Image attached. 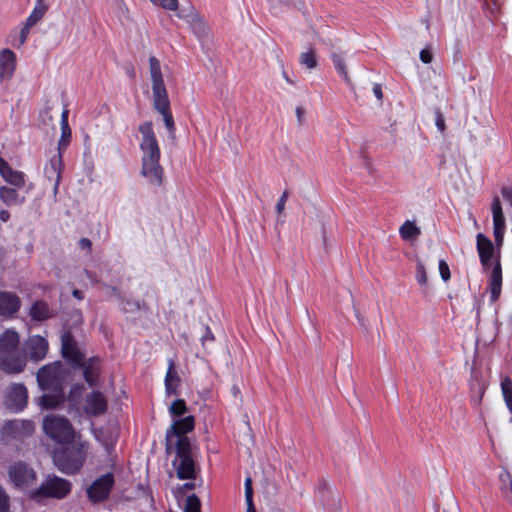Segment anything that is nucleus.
I'll return each instance as SVG.
<instances>
[{
  "label": "nucleus",
  "mask_w": 512,
  "mask_h": 512,
  "mask_svg": "<svg viewBox=\"0 0 512 512\" xmlns=\"http://www.w3.org/2000/svg\"><path fill=\"white\" fill-rule=\"evenodd\" d=\"M142 139L139 144L142 152L141 175L150 185L159 187L164 180V169L160 164L161 150L153 130V123L146 121L139 125Z\"/></svg>",
  "instance_id": "obj_1"
},
{
  "label": "nucleus",
  "mask_w": 512,
  "mask_h": 512,
  "mask_svg": "<svg viewBox=\"0 0 512 512\" xmlns=\"http://www.w3.org/2000/svg\"><path fill=\"white\" fill-rule=\"evenodd\" d=\"M19 334L12 329L0 335V369L8 374H17L24 370L26 357L19 349Z\"/></svg>",
  "instance_id": "obj_2"
},
{
  "label": "nucleus",
  "mask_w": 512,
  "mask_h": 512,
  "mask_svg": "<svg viewBox=\"0 0 512 512\" xmlns=\"http://www.w3.org/2000/svg\"><path fill=\"white\" fill-rule=\"evenodd\" d=\"M88 443L80 440H72L54 453L53 459L56 467L63 473L74 475L82 468Z\"/></svg>",
  "instance_id": "obj_3"
},
{
  "label": "nucleus",
  "mask_w": 512,
  "mask_h": 512,
  "mask_svg": "<svg viewBox=\"0 0 512 512\" xmlns=\"http://www.w3.org/2000/svg\"><path fill=\"white\" fill-rule=\"evenodd\" d=\"M172 450L175 452L173 467L181 480H194L196 478V465L192 456L191 442L185 438L177 440Z\"/></svg>",
  "instance_id": "obj_4"
},
{
  "label": "nucleus",
  "mask_w": 512,
  "mask_h": 512,
  "mask_svg": "<svg viewBox=\"0 0 512 512\" xmlns=\"http://www.w3.org/2000/svg\"><path fill=\"white\" fill-rule=\"evenodd\" d=\"M43 430L49 438L59 444H65L75 439V430L72 424L62 416H46L43 419Z\"/></svg>",
  "instance_id": "obj_5"
},
{
  "label": "nucleus",
  "mask_w": 512,
  "mask_h": 512,
  "mask_svg": "<svg viewBox=\"0 0 512 512\" xmlns=\"http://www.w3.org/2000/svg\"><path fill=\"white\" fill-rule=\"evenodd\" d=\"M68 375L67 369L61 361H55L42 366L36 375L37 383L42 391L50 388H63Z\"/></svg>",
  "instance_id": "obj_6"
},
{
  "label": "nucleus",
  "mask_w": 512,
  "mask_h": 512,
  "mask_svg": "<svg viewBox=\"0 0 512 512\" xmlns=\"http://www.w3.org/2000/svg\"><path fill=\"white\" fill-rule=\"evenodd\" d=\"M71 491V483L63 478L52 475L48 476L39 488L31 492V498L34 500H42L44 498L62 499Z\"/></svg>",
  "instance_id": "obj_7"
},
{
  "label": "nucleus",
  "mask_w": 512,
  "mask_h": 512,
  "mask_svg": "<svg viewBox=\"0 0 512 512\" xmlns=\"http://www.w3.org/2000/svg\"><path fill=\"white\" fill-rule=\"evenodd\" d=\"M178 17L189 25L192 33L196 36L201 45L209 42L211 38L210 27L197 10L193 7L181 8L178 12Z\"/></svg>",
  "instance_id": "obj_8"
},
{
  "label": "nucleus",
  "mask_w": 512,
  "mask_h": 512,
  "mask_svg": "<svg viewBox=\"0 0 512 512\" xmlns=\"http://www.w3.org/2000/svg\"><path fill=\"white\" fill-rule=\"evenodd\" d=\"M194 426L195 419L191 415L175 420L170 428L166 431V452L171 453L173 445L177 440L185 438L187 441H190L186 434L191 432L194 429Z\"/></svg>",
  "instance_id": "obj_9"
},
{
  "label": "nucleus",
  "mask_w": 512,
  "mask_h": 512,
  "mask_svg": "<svg viewBox=\"0 0 512 512\" xmlns=\"http://www.w3.org/2000/svg\"><path fill=\"white\" fill-rule=\"evenodd\" d=\"M115 484L114 475L110 472L101 475L87 488V496L92 503H101L107 500Z\"/></svg>",
  "instance_id": "obj_10"
},
{
  "label": "nucleus",
  "mask_w": 512,
  "mask_h": 512,
  "mask_svg": "<svg viewBox=\"0 0 512 512\" xmlns=\"http://www.w3.org/2000/svg\"><path fill=\"white\" fill-rule=\"evenodd\" d=\"M61 355L74 370L77 369V366L83 365L85 354L70 332H64L61 335Z\"/></svg>",
  "instance_id": "obj_11"
},
{
  "label": "nucleus",
  "mask_w": 512,
  "mask_h": 512,
  "mask_svg": "<svg viewBox=\"0 0 512 512\" xmlns=\"http://www.w3.org/2000/svg\"><path fill=\"white\" fill-rule=\"evenodd\" d=\"M108 410V399L103 392L93 389L84 396L82 411L88 417H99Z\"/></svg>",
  "instance_id": "obj_12"
},
{
  "label": "nucleus",
  "mask_w": 512,
  "mask_h": 512,
  "mask_svg": "<svg viewBox=\"0 0 512 512\" xmlns=\"http://www.w3.org/2000/svg\"><path fill=\"white\" fill-rule=\"evenodd\" d=\"M28 402L27 388L20 383H14L9 386L5 393L4 404L7 409L13 412L23 410Z\"/></svg>",
  "instance_id": "obj_13"
},
{
  "label": "nucleus",
  "mask_w": 512,
  "mask_h": 512,
  "mask_svg": "<svg viewBox=\"0 0 512 512\" xmlns=\"http://www.w3.org/2000/svg\"><path fill=\"white\" fill-rule=\"evenodd\" d=\"M149 71L152 82L153 101L167 98L168 92L163 79L160 61L155 56L149 58Z\"/></svg>",
  "instance_id": "obj_14"
},
{
  "label": "nucleus",
  "mask_w": 512,
  "mask_h": 512,
  "mask_svg": "<svg viewBox=\"0 0 512 512\" xmlns=\"http://www.w3.org/2000/svg\"><path fill=\"white\" fill-rule=\"evenodd\" d=\"M8 472L11 482L18 488L27 487L36 479L35 471L22 461L11 465Z\"/></svg>",
  "instance_id": "obj_15"
},
{
  "label": "nucleus",
  "mask_w": 512,
  "mask_h": 512,
  "mask_svg": "<svg viewBox=\"0 0 512 512\" xmlns=\"http://www.w3.org/2000/svg\"><path fill=\"white\" fill-rule=\"evenodd\" d=\"M77 369H81L83 373V379L90 388H94L99 385L100 377L102 373V360L98 356L89 357L83 360L82 366H77Z\"/></svg>",
  "instance_id": "obj_16"
},
{
  "label": "nucleus",
  "mask_w": 512,
  "mask_h": 512,
  "mask_svg": "<svg viewBox=\"0 0 512 512\" xmlns=\"http://www.w3.org/2000/svg\"><path fill=\"white\" fill-rule=\"evenodd\" d=\"M49 349V344L46 338L40 335H32L25 342V357H29L30 360L38 362L43 360Z\"/></svg>",
  "instance_id": "obj_17"
},
{
  "label": "nucleus",
  "mask_w": 512,
  "mask_h": 512,
  "mask_svg": "<svg viewBox=\"0 0 512 512\" xmlns=\"http://www.w3.org/2000/svg\"><path fill=\"white\" fill-rule=\"evenodd\" d=\"M476 248L479 255V260L484 271H488L492 265V258L494 256V245L492 241L482 233L476 236Z\"/></svg>",
  "instance_id": "obj_18"
},
{
  "label": "nucleus",
  "mask_w": 512,
  "mask_h": 512,
  "mask_svg": "<svg viewBox=\"0 0 512 512\" xmlns=\"http://www.w3.org/2000/svg\"><path fill=\"white\" fill-rule=\"evenodd\" d=\"M488 290L490 293V303L494 304L499 299L502 290V266L499 254L495 259L491 273L488 278Z\"/></svg>",
  "instance_id": "obj_19"
},
{
  "label": "nucleus",
  "mask_w": 512,
  "mask_h": 512,
  "mask_svg": "<svg viewBox=\"0 0 512 512\" xmlns=\"http://www.w3.org/2000/svg\"><path fill=\"white\" fill-rule=\"evenodd\" d=\"M63 169V157L61 154L53 155L44 168V174L47 180L53 182V192L56 195L61 182V173Z\"/></svg>",
  "instance_id": "obj_20"
},
{
  "label": "nucleus",
  "mask_w": 512,
  "mask_h": 512,
  "mask_svg": "<svg viewBox=\"0 0 512 512\" xmlns=\"http://www.w3.org/2000/svg\"><path fill=\"white\" fill-rule=\"evenodd\" d=\"M16 69V54L9 48L0 51V84L12 78Z\"/></svg>",
  "instance_id": "obj_21"
},
{
  "label": "nucleus",
  "mask_w": 512,
  "mask_h": 512,
  "mask_svg": "<svg viewBox=\"0 0 512 512\" xmlns=\"http://www.w3.org/2000/svg\"><path fill=\"white\" fill-rule=\"evenodd\" d=\"M21 306L20 298L11 292H0V315L4 317H12L16 314Z\"/></svg>",
  "instance_id": "obj_22"
},
{
  "label": "nucleus",
  "mask_w": 512,
  "mask_h": 512,
  "mask_svg": "<svg viewBox=\"0 0 512 512\" xmlns=\"http://www.w3.org/2000/svg\"><path fill=\"white\" fill-rule=\"evenodd\" d=\"M45 391H50V393L43 394L38 398V404L42 408L54 409L64 402V388H50Z\"/></svg>",
  "instance_id": "obj_23"
},
{
  "label": "nucleus",
  "mask_w": 512,
  "mask_h": 512,
  "mask_svg": "<svg viewBox=\"0 0 512 512\" xmlns=\"http://www.w3.org/2000/svg\"><path fill=\"white\" fill-rule=\"evenodd\" d=\"M153 107L162 115L164 124L169 133H174L175 123L170 109L169 97L153 101Z\"/></svg>",
  "instance_id": "obj_24"
},
{
  "label": "nucleus",
  "mask_w": 512,
  "mask_h": 512,
  "mask_svg": "<svg viewBox=\"0 0 512 512\" xmlns=\"http://www.w3.org/2000/svg\"><path fill=\"white\" fill-rule=\"evenodd\" d=\"M28 314L31 320L36 322H42L53 317L48 304L41 300H37L31 305Z\"/></svg>",
  "instance_id": "obj_25"
},
{
  "label": "nucleus",
  "mask_w": 512,
  "mask_h": 512,
  "mask_svg": "<svg viewBox=\"0 0 512 512\" xmlns=\"http://www.w3.org/2000/svg\"><path fill=\"white\" fill-rule=\"evenodd\" d=\"M165 391L167 395L177 394V388L180 382V378L175 371V362L173 359L168 361V369L165 375Z\"/></svg>",
  "instance_id": "obj_26"
},
{
  "label": "nucleus",
  "mask_w": 512,
  "mask_h": 512,
  "mask_svg": "<svg viewBox=\"0 0 512 512\" xmlns=\"http://www.w3.org/2000/svg\"><path fill=\"white\" fill-rule=\"evenodd\" d=\"M0 199L7 206L21 205L25 201L16 189L7 186L0 187Z\"/></svg>",
  "instance_id": "obj_27"
},
{
  "label": "nucleus",
  "mask_w": 512,
  "mask_h": 512,
  "mask_svg": "<svg viewBox=\"0 0 512 512\" xmlns=\"http://www.w3.org/2000/svg\"><path fill=\"white\" fill-rule=\"evenodd\" d=\"M491 209L493 215L494 231H505V217L498 197H494Z\"/></svg>",
  "instance_id": "obj_28"
},
{
  "label": "nucleus",
  "mask_w": 512,
  "mask_h": 512,
  "mask_svg": "<svg viewBox=\"0 0 512 512\" xmlns=\"http://www.w3.org/2000/svg\"><path fill=\"white\" fill-rule=\"evenodd\" d=\"M48 10V6L45 4V0H36L35 6L27 17L25 24L28 26H35L45 15Z\"/></svg>",
  "instance_id": "obj_29"
},
{
  "label": "nucleus",
  "mask_w": 512,
  "mask_h": 512,
  "mask_svg": "<svg viewBox=\"0 0 512 512\" xmlns=\"http://www.w3.org/2000/svg\"><path fill=\"white\" fill-rule=\"evenodd\" d=\"M1 176L5 181L14 187L22 188L25 185L24 174L22 172L12 170L10 165L4 169L3 173H1Z\"/></svg>",
  "instance_id": "obj_30"
},
{
  "label": "nucleus",
  "mask_w": 512,
  "mask_h": 512,
  "mask_svg": "<svg viewBox=\"0 0 512 512\" xmlns=\"http://www.w3.org/2000/svg\"><path fill=\"white\" fill-rule=\"evenodd\" d=\"M500 386L505 405L511 414L510 422H512V380L505 376L502 378Z\"/></svg>",
  "instance_id": "obj_31"
},
{
  "label": "nucleus",
  "mask_w": 512,
  "mask_h": 512,
  "mask_svg": "<svg viewBox=\"0 0 512 512\" xmlns=\"http://www.w3.org/2000/svg\"><path fill=\"white\" fill-rule=\"evenodd\" d=\"M84 391L85 386L82 383H75L70 387L67 401L71 407H77L79 405Z\"/></svg>",
  "instance_id": "obj_32"
},
{
  "label": "nucleus",
  "mask_w": 512,
  "mask_h": 512,
  "mask_svg": "<svg viewBox=\"0 0 512 512\" xmlns=\"http://www.w3.org/2000/svg\"><path fill=\"white\" fill-rule=\"evenodd\" d=\"M399 234L403 240H411L420 235V229L413 222L407 220L400 227Z\"/></svg>",
  "instance_id": "obj_33"
},
{
  "label": "nucleus",
  "mask_w": 512,
  "mask_h": 512,
  "mask_svg": "<svg viewBox=\"0 0 512 512\" xmlns=\"http://www.w3.org/2000/svg\"><path fill=\"white\" fill-rule=\"evenodd\" d=\"M331 60L338 74L344 79L347 84H350V78L346 69L343 57L338 53H332Z\"/></svg>",
  "instance_id": "obj_34"
},
{
  "label": "nucleus",
  "mask_w": 512,
  "mask_h": 512,
  "mask_svg": "<svg viewBox=\"0 0 512 512\" xmlns=\"http://www.w3.org/2000/svg\"><path fill=\"white\" fill-rule=\"evenodd\" d=\"M19 420L6 421L2 428V434L4 437L21 438Z\"/></svg>",
  "instance_id": "obj_35"
},
{
  "label": "nucleus",
  "mask_w": 512,
  "mask_h": 512,
  "mask_svg": "<svg viewBox=\"0 0 512 512\" xmlns=\"http://www.w3.org/2000/svg\"><path fill=\"white\" fill-rule=\"evenodd\" d=\"M299 63L308 69H314L317 67L316 51L314 48H309L308 51L303 52L299 56Z\"/></svg>",
  "instance_id": "obj_36"
},
{
  "label": "nucleus",
  "mask_w": 512,
  "mask_h": 512,
  "mask_svg": "<svg viewBox=\"0 0 512 512\" xmlns=\"http://www.w3.org/2000/svg\"><path fill=\"white\" fill-rule=\"evenodd\" d=\"M72 137V132L70 127H61V136L58 140V147H57V154H61L63 156V153L67 149Z\"/></svg>",
  "instance_id": "obj_37"
},
{
  "label": "nucleus",
  "mask_w": 512,
  "mask_h": 512,
  "mask_svg": "<svg viewBox=\"0 0 512 512\" xmlns=\"http://www.w3.org/2000/svg\"><path fill=\"white\" fill-rule=\"evenodd\" d=\"M187 411L186 403L183 399H177L172 402L169 407V412L172 417H180Z\"/></svg>",
  "instance_id": "obj_38"
},
{
  "label": "nucleus",
  "mask_w": 512,
  "mask_h": 512,
  "mask_svg": "<svg viewBox=\"0 0 512 512\" xmlns=\"http://www.w3.org/2000/svg\"><path fill=\"white\" fill-rule=\"evenodd\" d=\"M200 509L201 502L195 494H192L186 498L184 512H200Z\"/></svg>",
  "instance_id": "obj_39"
},
{
  "label": "nucleus",
  "mask_w": 512,
  "mask_h": 512,
  "mask_svg": "<svg viewBox=\"0 0 512 512\" xmlns=\"http://www.w3.org/2000/svg\"><path fill=\"white\" fill-rule=\"evenodd\" d=\"M19 425L21 438L29 436L34 432L35 426L31 420H19Z\"/></svg>",
  "instance_id": "obj_40"
},
{
  "label": "nucleus",
  "mask_w": 512,
  "mask_h": 512,
  "mask_svg": "<svg viewBox=\"0 0 512 512\" xmlns=\"http://www.w3.org/2000/svg\"><path fill=\"white\" fill-rule=\"evenodd\" d=\"M416 280L422 286L427 284V274L425 266L421 261H418L416 264Z\"/></svg>",
  "instance_id": "obj_41"
},
{
  "label": "nucleus",
  "mask_w": 512,
  "mask_h": 512,
  "mask_svg": "<svg viewBox=\"0 0 512 512\" xmlns=\"http://www.w3.org/2000/svg\"><path fill=\"white\" fill-rule=\"evenodd\" d=\"M153 4L159 5L162 8L170 11L178 9V0H150Z\"/></svg>",
  "instance_id": "obj_42"
},
{
  "label": "nucleus",
  "mask_w": 512,
  "mask_h": 512,
  "mask_svg": "<svg viewBox=\"0 0 512 512\" xmlns=\"http://www.w3.org/2000/svg\"><path fill=\"white\" fill-rule=\"evenodd\" d=\"M439 273L444 282H447L451 277L449 266L443 259L439 261Z\"/></svg>",
  "instance_id": "obj_43"
},
{
  "label": "nucleus",
  "mask_w": 512,
  "mask_h": 512,
  "mask_svg": "<svg viewBox=\"0 0 512 512\" xmlns=\"http://www.w3.org/2000/svg\"><path fill=\"white\" fill-rule=\"evenodd\" d=\"M9 496L0 485V512H9Z\"/></svg>",
  "instance_id": "obj_44"
},
{
  "label": "nucleus",
  "mask_w": 512,
  "mask_h": 512,
  "mask_svg": "<svg viewBox=\"0 0 512 512\" xmlns=\"http://www.w3.org/2000/svg\"><path fill=\"white\" fill-rule=\"evenodd\" d=\"M435 125L441 133L446 129L444 116L439 109L435 111Z\"/></svg>",
  "instance_id": "obj_45"
},
{
  "label": "nucleus",
  "mask_w": 512,
  "mask_h": 512,
  "mask_svg": "<svg viewBox=\"0 0 512 512\" xmlns=\"http://www.w3.org/2000/svg\"><path fill=\"white\" fill-rule=\"evenodd\" d=\"M245 500L247 504V512H254L253 488H245Z\"/></svg>",
  "instance_id": "obj_46"
},
{
  "label": "nucleus",
  "mask_w": 512,
  "mask_h": 512,
  "mask_svg": "<svg viewBox=\"0 0 512 512\" xmlns=\"http://www.w3.org/2000/svg\"><path fill=\"white\" fill-rule=\"evenodd\" d=\"M287 199H288V192L284 191L282 193L281 197L278 199L277 204H276V211L279 214L283 212Z\"/></svg>",
  "instance_id": "obj_47"
},
{
  "label": "nucleus",
  "mask_w": 512,
  "mask_h": 512,
  "mask_svg": "<svg viewBox=\"0 0 512 512\" xmlns=\"http://www.w3.org/2000/svg\"><path fill=\"white\" fill-rule=\"evenodd\" d=\"M420 60L425 64L431 63L433 60L432 52L427 48L422 49L420 51Z\"/></svg>",
  "instance_id": "obj_48"
},
{
  "label": "nucleus",
  "mask_w": 512,
  "mask_h": 512,
  "mask_svg": "<svg viewBox=\"0 0 512 512\" xmlns=\"http://www.w3.org/2000/svg\"><path fill=\"white\" fill-rule=\"evenodd\" d=\"M31 28V26H28L27 24L24 23L19 36L20 45H23L26 42Z\"/></svg>",
  "instance_id": "obj_49"
},
{
  "label": "nucleus",
  "mask_w": 512,
  "mask_h": 512,
  "mask_svg": "<svg viewBox=\"0 0 512 512\" xmlns=\"http://www.w3.org/2000/svg\"><path fill=\"white\" fill-rule=\"evenodd\" d=\"M78 245L81 249H86L89 252H91L92 249V242L88 238H81L78 242Z\"/></svg>",
  "instance_id": "obj_50"
},
{
  "label": "nucleus",
  "mask_w": 512,
  "mask_h": 512,
  "mask_svg": "<svg viewBox=\"0 0 512 512\" xmlns=\"http://www.w3.org/2000/svg\"><path fill=\"white\" fill-rule=\"evenodd\" d=\"M204 330H205V333L201 337L202 343H205L208 340L213 341L214 335H213L211 329L209 328V326H205Z\"/></svg>",
  "instance_id": "obj_51"
},
{
  "label": "nucleus",
  "mask_w": 512,
  "mask_h": 512,
  "mask_svg": "<svg viewBox=\"0 0 512 512\" xmlns=\"http://www.w3.org/2000/svg\"><path fill=\"white\" fill-rule=\"evenodd\" d=\"M453 62L456 65L464 66L463 60H462V54L458 47L456 48V50L453 53Z\"/></svg>",
  "instance_id": "obj_52"
},
{
  "label": "nucleus",
  "mask_w": 512,
  "mask_h": 512,
  "mask_svg": "<svg viewBox=\"0 0 512 512\" xmlns=\"http://www.w3.org/2000/svg\"><path fill=\"white\" fill-rule=\"evenodd\" d=\"M69 110L65 107L61 114V127H69L68 123Z\"/></svg>",
  "instance_id": "obj_53"
},
{
  "label": "nucleus",
  "mask_w": 512,
  "mask_h": 512,
  "mask_svg": "<svg viewBox=\"0 0 512 512\" xmlns=\"http://www.w3.org/2000/svg\"><path fill=\"white\" fill-rule=\"evenodd\" d=\"M373 93L379 101H381L383 99V92H382V87L380 84H374Z\"/></svg>",
  "instance_id": "obj_54"
},
{
  "label": "nucleus",
  "mask_w": 512,
  "mask_h": 512,
  "mask_svg": "<svg viewBox=\"0 0 512 512\" xmlns=\"http://www.w3.org/2000/svg\"><path fill=\"white\" fill-rule=\"evenodd\" d=\"M41 117H43V123H44L45 125H47L48 123L52 122V120H53L52 115L50 114L49 109H45V110L41 113Z\"/></svg>",
  "instance_id": "obj_55"
},
{
  "label": "nucleus",
  "mask_w": 512,
  "mask_h": 512,
  "mask_svg": "<svg viewBox=\"0 0 512 512\" xmlns=\"http://www.w3.org/2000/svg\"><path fill=\"white\" fill-rule=\"evenodd\" d=\"M494 233V238H495V242L497 245H501L502 242H503V238H504V233L505 231H493Z\"/></svg>",
  "instance_id": "obj_56"
},
{
  "label": "nucleus",
  "mask_w": 512,
  "mask_h": 512,
  "mask_svg": "<svg viewBox=\"0 0 512 512\" xmlns=\"http://www.w3.org/2000/svg\"><path fill=\"white\" fill-rule=\"evenodd\" d=\"M10 219V213L9 211L2 209L0 210V221L1 222H7Z\"/></svg>",
  "instance_id": "obj_57"
},
{
  "label": "nucleus",
  "mask_w": 512,
  "mask_h": 512,
  "mask_svg": "<svg viewBox=\"0 0 512 512\" xmlns=\"http://www.w3.org/2000/svg\"><path fill=\"white\" fill-rule=\"evenodd\" d=\"M125 71H126V74L130 77V78H135V69L133 67L132 64H128L125 66Z\"/></svg>",
  "instance_id": "obj_58"
},
{
  "label": "nucleus",
  "mask_w": 512,
  "mask_h": 512,
  "mask_svg": "<svg viewBox=\"0 0 512 512\" xmlns=\"http://www.w3.org/2000/svg\"><path fill=\"white\" fill-rule=\"evenodd\" d=\"M72 295H73V297H75L78 300H82L84 298L83 292L81 290H78V289H74L72 291Z\"/></svg>",
  "instance_id": "obj_59"
},
{
  "label": "nucleus",
  "mask_w": 512,
  "mask_h": 512,
  "mask_svg": "<svg viewBox=\"0 0 512 512\" xmlns=\"http://www.w3.org/2000/svg\"><path fill=\"white\" fill-rule=\"evenodd\" d=\"M84 273H85L86 277H87L91 282H96V275H95L93 272H91V271H89V270L85 269V270H84Z\"/></svg>",
  "instance_id": "obj_60"
},
{
  "label": "nucleus",
  "mask_w": 512,
  "mask_h": 512,
  "mask_svg": "<svg viewBox=\"0 0 512 512\" xmlns=\"http://www.w3.org/2000/svg\"><path fill=\"white\" fill-rule=\"evenodd\" d=\"M303 114H304V109H303V108H301V107H297V108H296V116H297V119H298V122H299V123H301V122H302Z\"/></svg>",
  "instance_id": "obj_61"
},
{
  "label": "nucleus",
  "mask_w": 512,
  "mask_h": 512,
  "mask_svg": "<svg viewBox=\"0 0 512 512\" xmlns=\"http://www.w3.org/2000/svg\"><path fill=\"white\" fill-rule=\"evenodd\" d=\"M9 164L0 156V174L3 173L4 169H6Z\"/></svg>",
  "instance_id": "obj_62"
},
{
  "label": "nucleus",
  "mask_w": 512,
  "mask_h": 512,
  "mask_svg": "<svg viewBox=\"0 0 512 512\" xmlns=\"http://www.w3.org/2000/svg\"><path fill=\"white\" fill-rule=\"evenodd\" d=\"M182 488L185 490H193L195 488V483L187 482V483L183 484Z\"/></svg>",
  "instance_id": "obj_63"
},
{
  "label": "nucleus",
  "mask_w": 512,
  "mask_h": 512,
  "mask_svg": "<svg viewBox=\"0 0 512 512\" xmlns=\"http://www.w3.org/2000/svg\"><path fill=\"white\" fill-rule=\"evenodd\" d=\"M507 325H508L509 332L512 334V313L509 316Z\"/></svg>",
  "instance_id": "obj_64"
}]
</instances>
